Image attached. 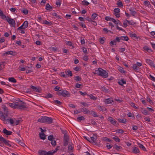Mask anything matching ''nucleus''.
<instances>
[{
  "label": "nucleus",
  "mask_w": 155,
  "mask_h": 155,
  "mask_svg": "<svg viewBox=\"0 0 155 155\" xmlns=\"http://www.w3.org/2000/svg\"><path fill=\"white\" fill-rule=\"evenodd\" d=\"M137 144L138 147L143 150L147 151L146 148L142 144L139 143H137Z\"/></svg>",
  "instance_id": "nucleus-18"
},
{
  "label": "nucleus",
  "mask_w": 155,
  "mask_h": 155,
  "mask_svg": "<svg viewBox=\"0 0 155 155\" xmlns=\"http://www.w3.org/2000/svg\"><path fill=\"white\" fill-rule=\"evenodd\" d=\"M77 120L78 121L80 122L81 120H84L85 118L83 116L78 117H77Z\"/></svg>",
  "instance_id": "nucleus-33"
},
{
  "label": "nucleus",
  "mask_w": 155,
  "mask_h": 155,
  "mask_svg": "<svg viewBox=\"0 0 155 155\" xmlns=\"http://www.w3.org/2000/svg\"><path fill=\"white\" fill-rule=\"evenodd\" d=\"M146 100L150 104H153V102L148 96L147 97Z\"/></svg>",
  "instance_id": "nucleus-41"
},
{
  "label": "nucleus",
  "mask_w": 155,
  "mask_h": 155,
  "mask_svg": "<svg viewBox=\"0 0 155 155\" xmlns=\"http://www.w3.org/2000/svg\"><path fill=\"white\" fill-rule=\"evenodd\" d=\"M112 101L113 102L112 98L107 99L104 101L105 103L107 104L111 103Z\"/></svg>",
  "instance_id": "nucleus-19"
},
{
  "label": "nucleus",
  "mask_w": 155,
  "mask_h": 155,
  "mask_svg": "<svg viewBox=\"0 0 155 155\" xmlns=\"http://www.w3.org/2000/svg\"><path fill=\"white\" fill-rule=\"evenodd\" d=\"M126 21H127L128 24L130 25H133L136 24V23L134 22L132 20L129 21L126 19Z\"/></svg>",
  "instance_id": "nucleus-35"
},
{
  "label": "nucleus",
  "mask_w": 155,
  "mask_h": 155,
  "mask_svg": "<svg viewBox=\"0 0 155 155\" xmlns=\"http://www.w3.org/2000/svg\"><path fill=\"white\" fill-rule=\"evenodd\" d=\"M82 3L83 5L87 6L90 3L86 0H83L82 2Z\"/></svg>",
  "instance_id": "nucleus-39"
},
{
  "label": "nucleus",
  "mask_w": 155,
  "mask_h": 155,
  "mask_svg": "<svg viewBox=\"0 0 155 155\" xmlns=\"http://www.w3.org/2000/svg\"><path fill=\"white\" fill-rule=\"evenodd\" d=\"M98 15L96 13H93L92 14L91 16L92 19L94 20L95 18Z\"/></svg>",
  "instance_id": "nucleus-49"
},
{
  "label": "nucleus",
  "mask_w": 155,
  "mask_h": 155,
  "mask_svg": "<svg viewBox=\"0 0 155 155\" xmlns=\"http://www.w3.org/2000/svg\"><path fill=\"white\" fill-rule=\"evenodd\" d=\"M30 87L34 91L40 92V91L39 89L37 87L32 85H31Z\"/></svg>",
  "instance_id": "nucleus-22"
},
{
  "label": "nucleus",
  "mask_w": 155,
  "mask_h": 155,
  "mask_svg": "<svg viewBox=\"0 0 155 155\" xmlns=\"http://www.w3.org/2000/svg\"><path fill=\"white\" fill-rule=\"evenodd\" d=\"M130 14L132 16H134L135 15L137 14V13L135 11V8H131L129 9Z\"/></svg>",
  "instance_id": "nucleus-13"
},
{
  "label": "nucleus",
  "mask_w": 155,
  "mask_h": 155,
  "mask_svg": "<svg viewBox=\"0 0 155 155\" xmlns=\"http://www.w3.org/2000/svg\"><path fill=\"white\" fill-rule=\"evenodd\" d=\"M121 37H123L122 38L123 40H122L128 41L129 40L128 37L127 36H121Z\"/></svg>",
  "instance_id": "nucleus-57"
},
{
  "label": "nucleus",
  "mask_w": 155,
  "mask_h": 155,
  "mask_svg": "<svg viewBox=\"0 0 155 155\" xmlns=\"http://www.w3.org/2000/svg\"><path fill=\"white\" fill-rule=\"evenodd\" d=\"M2 132L7 135H11L12 133V131L7 130L6 128H4L3 129Z\"/></svg>",
  "instance_id": "nucleus-12"
},
{
  "label": "nucleus",
  "mask_w": 155,
  "mask_h": 155,
  "mask_svg": "<svg viewBox=\"0 0 155 155\" xmlns=\"http://www.w3.org/2000/svg\"><path fill=\"white\" fill-rule=\"evenodd\" d=\"M18 101V102L10 104V106L14 109L20 110H24L25 108H26V103L20 99H19Z\"/></svg>",
  "instance_id": "nucleus-1"
},
{
  "label": "nucleus",
  "mask_w": 155,
  "mask_h": 155,
  "mask_svg": "<svg viewBox=\"0 0 155 155\" xmlns=\"http://www.w3.org/2000/svg\"><path fill=\"white\" fill-rule=\"evenodd\" d=\"M0 119L4 121L5 124H8L10 123L11 124H13L14 123V121L12 118H10L9 119L8 118L6 119V117L4 115L3 113L1 111H0Z\"/></svg>",
  "instance_id": "nucleus-4"
},
{
  "label": "nucleus",
  "mask_w": 155,
  "mask_h": 155,
  "mask_svg": "<svg viewBox=\"0 0 155 155\" xmlns=\"http://www.w3.org/2000/svg\"><path fill=\"white\" fill-rule=\"evenodd\" d=\"M118 121L122 123L126 124L127 122L126 119H121L120 118L117 119Z\"/></svg>",
  "instance_id": "nucleus-30"
},
{
  "label": "nucleus",
  "mask_w": 155,
  "mask_h": 155,
  "mask_svg": "<svg viewBox=\"0 0 155 155\" xmlns=\"http://www.w3.org/2000/svg\"><path fill=\"white\" fill-rule=\"evenodd\" d=\"M97 108L100 111H105L106 110L105 107L100 106H98Z\"/></svg>",
  "instance_id": "nucleus-25"
},
{
  "label": "nucleus",
  "mask_w": 155,
  "mask_h": 155,
  "mask_svg": "<svg viewBox=\"0 0 155 155\" xmlns=\"http://www.w3.org/2000/svg\"><path fill=\"white\" fill-rule=\"evenodd\" d=\"M53 119L52 118L46 116H42L41 118H39L38 122L41 123L51 124L53 122Z\"/></svg>",
  "instance_id": "nucleus-3"
},
{
  "label": "nucleus",
  "mask_w": 155,
  "mask_h": 155,
  "mask_svg": "<svg viewBox=\"0 0 155 155\" xmlns=\"http://www.w3.org/2000/svg\"><path fill=\"white\" fill-rule=\"evenodd\" d=\"M69 137L67 134L64 136L63 140H68L69 141Z\"/></svg>",
  "instance_id": "nucleus-42"
},
{
  "label": "nucleus",
  "mask_w": 155,
  "mask_h": 155,
  "mask_svg": "<svg viewBox=\"0 0 155 155\" xmlns=\"http://www.w3.org/2000/svg\"><path fill=\"white\" fill-rule=\"evenodd\" d=\"M5 54L8 55L10 54L12 55V56H14L16 54V52L15 51H9L4 53L3 55L4 56Z\"/></svg>",
  "instance_id": "nucleus-14"
},
{
  "label": "nucleus",
  "mask_w": 155,
  "mask_h": 155,
  "mask_svg": "<svg viewBox=\"0 0 155 155\" xmlns=\"http://www.w3.org/2000/svg\"><path fill=\"white\" fill-rule=\"evenodd\" d=\"M127 116L129 117H132V119H134L135 118V117H134V115L133 114H132L130 112L129 113L127 114Z\"/></svg>",
  "instance_id": "nucleus-43"
},
{
  "label": "nucleus",
  "mask_w": 155,
  "mask_h": 155,
  "mask_svg": "<svg viewBox=\"0 0 155 155\" xmlns=\"http://www.w3.org/2000/svg\"><path fill=\"white\" fill-rule=\"evenodd\" d=\"M130 104L131 107H133L134 108L137 109H138V107H137L136 106H135V104L133 102H131L130 103Z\"/></svg>",
  "instance_id": "nucleus-51"
},
{
  "label": "nucleus",
  "mask_w": 155,
  "mask_h": 155,
  "mask_svg": "<svg viewBox=\"0 0 155 155\" xmlns=\"http://www.w3.org/2000/svg\"><path fill=\"white\" fill-rule=\"evenodd\" d=\"M94 136H95V137H91L90 138V140H91V143H93L94 142L95 143V144H97V142H95L96 140L97 139V137L96 135H94Z\"/></svg>",
  "instance_id": "nucleus-16"
},
{
  "label": "nucleus",
  "mask_w": 155,
  "mask_h": 155,
  "mask_svg": "<svg viewBox=\"0 0 155 155\" xmlns=\"http://www.w3.org/2000/svg\"><path fill=\"white\" fill-rule=\"evenodd\" d=\"M43 23L47 25H51V23L49 22L46 20H45L43 21Z\"/></svg>",
  "instance_id": "nucleus-63"
},
{
  "label": "nucleus",
  "mask_w": 155,
  "mask_h": 155,
  "mask_svg": "<svg viewBox=\"0 0 155 155\" xmlns=\"http://www.w3.org/2000/svg\"><path fill=\"white\" fill-rule=\"evenodd\" d=\"M74 80L77 81H80L81 80V78L79 76H75Z\"/></svg>",
  "instance_id": "nucleus-44"
},
{
  "label": "nucleus",
  "mask_w": 155,
  "mask_h": 155,
  "mask_svg": "<svg viewBox=\"0 0 155 155\" xmlns=\"http://www.w3.org/2000/svg\"><path fill=\"white\" fill-rule=\"evenodd\" d=\"M62 96L64 97H70V94L69 92L66 90L62 91Z\"/></svg>",
  "instance_id": "nucleus-10"
},
{
  "label": "nucleus",
  "mask_w": 155,
  "mask_h": 155,
  "mask_svg": "<svg viewBox=\"0 0 155 155\" xmlns=\"http://www.w3.org/2000/svg\"><path fill=\"white\" fill-rule=\"evenodd\" d=\"M39 135L41 139L44 140L46 139L45 137L46 136L44 133H39Z\"/></svg>",
  "instance_id": "nucleus-23"
},
{
  "label": "nucleus",
  "mask_w": 155,
  "mask_h": 155,
  "mask_svg": "<svg viewBox=\"0 0 155 155\" xmlns=\"http://www.w3.org/2000/svg\"><path fill=\"white\" fill-rule=\"evenodd\" d=\"M146 62L149 64L151 66H152L155 68V65L154 64V63L151 60L147 59H146Z\"/></svg>",
  "instance_id": "nucleus-11"
},
{
  "label": "nucleus",
  "mask_w": 155,
  "mask_h": 155,
  "mask_svg": "<svg viewBox=\"0 0 155 155\" xmlns=\"http://www.w3.org/2000/svg\"><path fill=\"white\" fill-rule=\"evenodd\" d=\"M93 73L94 74H97L104 78H107L108 76V73L106 71L101 68H99L97 70H95V72H93Z\"/></svg>",
  "instance_id": "nucleus-2"
},
{
  "label": "nucleus",
  "mask_w": 155,
  "mask_h": 155,
  "mask_svg": "<svg viewBox=\"0 0 155 155\" xmlns=\"http://www.w3.org/2000/svg\"><path fill=\"white\" fill-rule=\"evenodd\" d=\"M38 153L40 155H46L45 150H40L38 151Z\"/></svg>",
  "instance_id": "nucleus-20"
},
{
  "label": "nucleus",
  "mask_w": 155,
  "mask_h": 155,
  "mask_svg": "<svg viewBox=\"0 0 155 155\" xmlns=\"http://www.w3.org/2000/svg\"><path fill=\"white\" fill-rule=\"evenodd\" d=\"M28 22L27 21H24L23 24L22 25L24 27V28L25 29L28 27Z\"/></svg>",
  "instance_id": "nucleus-29"
},
{
  "label": "nucleus",
  "mask_w": 155,
  "mask_h": 155,
  "mask_svg": "<svg viewBox=\"0 0 155 155\" xmlns=\"http://www.w3.org/2000/svg\"><path fill=\"white\" fill-rule=\"evenodd\" d=\"M0 16H1L2 19H4L5 18L6 19L7 18V17L3 14V12L2 11H0Z\"/></svg>",
  "instance_id": "nucleus-27"
},
{
  "label": "nucleus",
  "mask_w": 155,
  "mask_h": 155,
  "mask_svg": "<svg viewBox=\"0 0 155 155\" xmlns=\"http://www.w3.org/2000/svg\"><path fill=\"white\" fill-rule=\"evenodd\" d=\"M123 37H117L116 38L115 40H116V41L117 42H119L120 41V40H123L122 38Z\"/></svg>",
  "instance_id": "nucleus-50"
},
{
  "label": "nucleus",
  "mask_w": 155,
  "mask_h": 155,
  "mask_svg": "<svg viewBox=\"0 0 155 155\" xmlns=\"http://www.w3.org/2000/svg\"><path fill=\"white\" fill-rule=\"evenodd\" d=\"M132 151L135 153H140V151L139 149L136 147H134L133 148Z\"/></svg>",
  "instance_id": "nucleus-21"
},
{
  "label": "nucleus",
  "mask_w": 155,
  "mask_h": 155,
  "mask_svg": "<svg viewBox=\"0 0 155 155\" xmlns=\"http://www.w3.org/2000/svg\"><path fill=\"white\" fill-rule=\"evenodd\" d=\"M91 114H92V115L94 117H97L98 116L97 114L94 111H91Z\"/></svg>",
  "instance_id": "nucleus-47"
},
{
  "label": "nucleus",
  "mask_w": 155,
  "mask_h": 155,
  "mask_svg": "<svg viewBox=\"0 0 155 155\" xmlns=\"http://www.w3.org/2000/svg\"><path fill=\"white\" fill-rule=\"evenodd\" d=\"M55 153V151H50L47 152L46 151V154L47 155H53Z\"/></svg>",
  "instance_id": "nucleus-40"
},
{
  "label": "nucleus",
  "mask_w": 155,
  "mask_h": 155,
  "mask_svg": "<svg viewBox=\"0 0 155 155\" xmlns=\"http://www.w3.org/2000/svg\"><path fill=\"white\" fill-rule=\"evenodd\" d=\"M120 11V9L118 8H116L114 9V13H119Z\"/></svg>",
  "instance_id": "nucleus-61"
},
{
  "label": "nucleus",
  "mask_w": 155,
  "mask_h": 155,
  "mask_svg": "<svg viewBox=\"0 0 155 155\" xmlns=\"http://www.w3.org/2000/svg\"><path fill=\"white\" fill-rule=\"evenodd\" d=\"M21 12H23L24 14L25 15H27L28 13V11L26 9H24L21 11Z\"/></svg>",
  "instance_id": "nucleus-60"
},
{
  "label": "nucleus",
  "mask_w": 155,
  "mask_h": 155,
  "mask_svg": "<svg viewBox=\"0 0 155 155\" xmlns=\"http://www.w3.org/2000/svg\"><path fill=\"white\" fill-rule=\"evenodd\" d=\"M142 65V63L137 62L136 64L133 65V68L135 71H137L140 69L139 67L141 66Z\"/></svg>",
  "instance_id": "nucleus-7"
},
{
  "label": "nucleus",
  "mask_w": 155,
  "mask_h": 155,
  "mask_svg": "<svg viewBox=\"0 0 155 155\" xmlns=\"http://www.w3.org/2000/svg\"><path fill=\"white\" fill-rule=\"evenodd\" d=\"M2 107L3 109L4 114H3L5 116V117H8V113L7 107L5 105H2Z\"/></svg>",
  "instance_id": "nucleus-8"
},
{
  "label": "nucleus",
  "mask_w": 155,
  "mask_h": 155,
  "mask_svg": "<svg viewBox=\"0 0 155 155\" xmlns=\"http://www.w3.org/2000/svg\"><path fill=\"white\" fill-rule=\"evenodd\" d=\"M55 104H57L58 105H60L62 104V103L58 100H54L53 102Z\"/></svg>",
  "instance_id": "nucleus-37"
},
{
  "label": "nucleus",
  "mask_w": 155,
  "mask_h": 155,
  "mask_svg": "<svg viewBox=\"0 0 155 155\" xmlns=\"http://www.w3.org/2000/svg\"><path fill=\"white\" fill-rule=\"evenodd\" d=\"M54 139V138L53 135H50L48 137V139L49 140L51 141Z\"/></svg>",
  "instance_id": "nucleus-52"
},
{
  "label": "nucleus",
  "mask_w": 155,
  "mask_h": 155,
  "mask_svg": "<svg viewBox=\"0 0 155 155\" xmlns=\"http://www.w3.org/2000/svg\"><path fill=\"white\" fill-rule=\"evenodd\" d=\"M126 81H124L123 78H122L121 80H119L118 82V84L121 86H123V84H126Z\"/></svg>",
  "instance_id": "nucleus-17"
},
{
  "label": "nucleus",
  "mask_w": 155,
  "mask_h": 155,
  "mask_svg": "<svg viewBox=\"0 0 155 155\" xmlns=\"http://www.w3.org/2000/svg\"><path fill=\"white\" fill-rule=\"evenodd\" d=\"M117 5L120 7L123 6L122 2L120 0L117 2Z\"/></svg>",
  "instance_id": "nucleus-48"
},
{
  "label": "nucleus",
  "mask_w": 155,
  "mask_h": 155,
  "mask_svg": "<svg viewBox=\"0 0 155 155\" xmlns=\"http://www.w3.org/2000/svg\"><path fill=\"white\" fill-rule=\"evenodd\" d=\"M6 20L9 24L11 25L13 27H15L16 23L15 20L7 16Z\"/></svg>",
  "instance_id": "nucleus-6"
},
{
  "label": "nucleus",
  "mask_w": 155,
  "mask_h": 155,
  "mask_svg": "<svg viewBox=\"0 0 155 155\" xmlns=\"http://www.w3.org/2000/svg\"><path fill=\"white\" fill-rule=\"evenodd\" d=\"M129 35L130 37L131 38H134L137 40L138 39H140V37L137 36L136 34L135 33H129Z\"/></svg>",
  "instance_id": "nucleus-15"
},
{
  "label": "nucleus",
  "mask_w": 155,
  "mask_h": 155,
  "mask_svg": "<svg viewBox=\"0 0 155 155\" xmlns=\"http://www.w3.org/2000/svg\"><path fill=\"white\" fill-rule=\"evenodd\" d=\"M73 148V147L72 146V143H69L68 146V150L69 151L71 150H72Z\"/></svg>",
  "instance_id": "nucleus-45"
},
{
  "label": "nucleus",
  "mask_w": 155,
  "mask_h": 155,
  "mask_svg": "<svg viewBox=\"0 0 155 155\" xmlns=\"http://www.w3.org/2000/svg\"><path fill=\"white\" fill-rule=\"evenodd\" d=\"M53 7L51 6L49 3H47L45 6V9L49 11L50 9H52Z\"/></svg>",
  "instance_id": "nucleus-28"
},
{
  "label": "nucleus",
  "mask_w": 155,
  "mask_h": 155,
  "mask_svg": "<svg viewBox=\"0 0 155 155\" xmlns=\"http://www.w3.org/2000/svg\"><path fill=\"white\" fill-rule=\"evenodd\" d=\"M114 146L115 147V148L117 150H118L122 148L121 146H118L116 144L114 145Z\"/></svg>",
  "instance_id": "nucleus-59"
},
{
  "label": "nucleus",
  "mask_w": 155,
  "mask_h": 155,
  "mask_svg": "<svg viewBox=\"0 0 155 155\" xmlns=\"http://www.w3.org/2000/svg\"><path fill=\"white\" fill-rule=\"evenodd\" d=\"M102 140L104 141H107L108 142H110L111 141V140L110 138H108L106 137H103L102 138Z\"/></svg>",
  "instance_id": "nucleus-36"
},
{
  "label": "nucleus",
  "mask_w": 155,
  "mask_h": 155,
  "mask_svg": "<svg viewBox=\"0 0 155 155\" xmlns=\"http://www.w3.org/2000/svg\"><path fill=\"white\" fill-rule=\"evenodd\" d=\"M115 100L116 101L118 102L119 103L122 102L123 101L121 98H115Z\"/></svg>",
  "instance_id": "nucleus-56"
},
{
  "label": "nucleus",
  "mask_w": 155,
  "mask_h": 155,
  "mask_svg": "<svg viewBox=\"0 0 155 155\" xmlns=\"http://www.w3.org/2000/svg\"><path fill=\"white\" fill-rule=\"evenodd\" d=\"M101 90L105 92L108 93L109 92V90L104 86L101 87Z\"/></svg>",
  "instance_id": "nucleus-32"
},
{
  "label": "nucleus",
  "mask_w": 155,
  "mask_h": 155,
  "mask_svg": "<svg viewBox=\"0 0 155 155\" xmlns=\"http://www.w3.org/2000/svg\"><path fill=\"white\" fill-rule=\"evenodd\" d=\"M81 87H82L81 84H79L78 83H76L75 85V87L76 88H81Z\"/></svg>",
  "instance_id": "nucleus-58"
},
{
  "label": "nucleus",
  "mask_w": 155,
  "mask_h": 155,
  "mask_svg": "<svg viewBox=\"0 0 155 155\" xmlns=\"http://www.w3.org/2000/svg\"><path fill=\"white\" fill-rule=\"evenodd\" d=\"M149 77L151 80L155 81V77L150 74L149 75Z\"/></svg>",
  "instance_id": "nucleus-64"
},
{
  "label": "nucleus",
  "mask_w": 155,
  "mask_h": 155,
  "mask_svg": "<svg viewBox=\"0 0 155 155\" xmlns=\"http://www.w3.org/2000/svg\"><path fill=\"white\" fill-rule=\"evenodd\" d=\"M0 141L3 142L5 145L7 146H8L9 147H11V145L9 143V142H10V141L9 140H6L3 137H2L1 139L0 140Z\"/></svg>",
  "instance_id": "nucleus-9"
},
{
  "label": "nucleus",
  "mask_w": 155,
  "mask_h": 155,
  "mask_svg": "<svg viewBox=\"0 0 155 155\" xmlns=\"http://www.w3.org/2000/svg\"><path fill=\"white\" fill-rule=\"evenodd\" d=\"M52 15L53 16H55L58 19H60L61 18L60 16L58 15L56 13L54 12L52 14Z\"/></svg>",
  "instance_id": "nucleus-55"
},
{
  "label": "nucleus",
  "mask_w": 155,
  "mask_h": 155,
  "mask_svg": "<svg viewBox=\"0 0 155 155\" xmlns=\"http://www.w3.org/2000/svg\"><path fill=\"white\" fill-rule=\"evenodd\" d=\"M66 74L68 75L69 76L71 77L72 76V72L70 71L69 70H68L67 71H65Z\"/></svg>",
  "instance_id": "nucleus-31"
},
{
  "label": "nucleus",
  "mask_w": 155,
  "mask_h": 155,
  "mask_svg": "<svg viewBox=\"0 0 155 155\" xmlns=\"http://www.w3.org/2000/svg\"><path fill=\"white\" fill-rule=\"evenodd\" d=\"M113 139L117 142H119L120 141V139L117 136H115V137H113Z\"/></svg>",
  "instance_id": "nucleus-46"
},
{
  "label": "nucleus",
  "mask_w": 155,
  "mask_h": 155,
  "mask_svg": "<svg viewBox=\"0 0 155 155\" xmlns=\"http://www.w3.org/2000/svg\"><path fill=\"white\" fill-rule=\"evenodd\" d=\"M81 49L83 52L84 54H87V48L84 47H83L81 48Z\"/></svg>",
  "instance_id": "nucleus-53"
},
{
  "label": "nucleus",
  "mask_w": 155,
  "mask_h": 155,
  "mask_svg": "<svg viewBox=\"0 0 155 155\" xmlns=\"http://www.w3.org/2000/svg\"><path fill=\"white\" fill-rule=\"evenodd\" d=\"M8 81L13 83H16L17 82L16 80L13 77H11L8 78Z\"/></svg>",
  "instance_id": "nucleus-24"
},
{
  "label": "nucleus",
  "mask_w": 155,
  "mask_h": 155,
  "mask_svg": "<svg viewBox=\"0 0 155 155\" xmlns=\"http://www.w3.org/2000/svg\"><path fill=\"white\" fill-rule=\"evenodd\" d=\"M141 111L143 114L144 115H147L148 114V111L144 109L141 108Z\"/></svg>",
  "instance_id": "nucleus-26"
},
{
  "label": "nucleus",
  "mask_w": 155,
  "mask_h": 155,
  "mask_svg": "<svg viewBox=\"0 0 155 155\" xmlns=\"http://www.w3.org/2000/svg\"><path fill=\"white\" fill-rule=\"evenodd\" d=\"M52 97L53 95L49 93L46 95L45 97L46 98H51Z\"/></svg>",
  "instance_id": "nucleus-54"
},
{
  "label": "nucleus",
  "mask_w": 155,
  "mask_h": 155,
  "mask_svg": "<svg viewBox=\"0 0 155 155\" xmlns=\"http://www.w3.org/2000/svg\"><path fill=\"white\" fill-rule=\"evenodd\" d=\"M89 96L90 98L92 99L95 100L97 99V97L94 96L92 94H90Z\"/></svg>",
  "instance_id": "nucleus-62"
},
{
  "label": "nucleus",
  "mask_w": 155,
  "mask_h": 155,
  "mask_svg": "<svg viewBox=\"0 0 155 155\" xmlns=\"http://www.w3.org/2000/svg\"><path fill=\"white\" fill-rule=\"evenodd\" d=\"M107 120L110 121L111 124L114 125L115 126L117 127L119 125L117 121L115 120V119L111 117H109L108 118H107Z\"/></svg>",
  "instance_id": "nucleus-5"
},
{
  "label": "nucleus",
  "mask_w": 155,
  "mask_h": 155,
  "mask_svg": "<svg viewBox=\"0 0 155 155\" xmlns=\"http://www.w3.org/2000/svg\"><path fill=\"white\" fill-rule=\"evenodd\" d=\"M118 71L120 72L121 73H125V71H124V70L123 68H122V67L119 66L118 68Z\"/></svg>",
  "instance_id": "nucleus-34"
},
{
  "label": "nucleus",
  "mask_w": 155,
  "mask_h": 155,
  "mask_svg": "<svg viewBox=\"0 0 155 155\" xmlns=\"http://www.w3.org/2000/svg\"><path fill=\"white\" fill-rule=\"evenodd\" d=\"M105 38L104 37L100 38H99L100 42L101 44H103L104 43V40Z\"/></svg>",
  "instance_id": "nucleus-38"
}]
</instances>
